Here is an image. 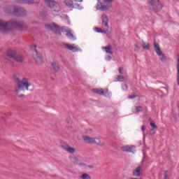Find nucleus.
Returning <instances> with one entry per match:
<instances>
[{
  "instance_id": "f257e3e1",
  "label": "nucleus",
  "mask_w": 179,
  "mask_h": 179,
  "mask_svg": "<svg viewBox=\"0 0 179 179\" xmlns=\"http://www.w3.org/2000/svg\"><path fill=\"white\" fill-rule=\"evenodd\" d=\"M13 29H17L21 31H26L28 27L23 21H17L11 20L8 22L2 21L0 20V31L4 34H8L12 31Z\"/></svg>"
},
{
  "instance_id": "f03ea898",
  "label": "nucleus",
  "mask_w": 179,
  "mask_h": 179,
  "mask_svg": "<svg viewBox=\"0 0 179 179\" xmlns=\"http://www.w3.org/2000/svg\"><path fill=\"white\" fill-rule=\"evenodd\" d=\"M13 79L17 82V85L14 88V93L18 97H23L26 90H29V92L34 90V85L30 83L28 78H24L20 80L18 76H13Z\"/></svg>"
},
{
  "instance_id": "7ed1b4c3",
  "label": "nucleus",
  "mask_w": 179,
  "mask_h": 179,
  "mask_svg": "<svg viewBox=\"0 0 179 179\" xmlns=\"http://www.w3.org/2000/svg\"><path fill=\"white\" fill-rule=\"evenodd\" d=\"M101 27L102 29L95 27V31L106 34L108 37H110L113 33V29L110 27V17L106 14L101 15Z\"/></svg>"
},
{
  "instance_id": "20e7f679",
  "label": "nucleus",
  "mask_w": 179,
  "mask_h": 179,
  "mask_svg": "<svg viewBox=\"0 0 179 179\" xmlns=\"http://www.w3.org/2000/svg\"><path fill=\"white\" fill-rule=\"evenodd\" d=\"M4 12L15 16H26V10L19 6H7L4 8Z\"/></svg>"
},
{
  "instance_id": "39448f33",
  "label": "nucleus",
  "mask_w": 179,
  "mask_h": 179,
  "mask_svg": "<svg viewBox=\"0 0 179 179\" xmlns=\"http://www.w3.org/2000/svg\"><path fill=\"white\" fill-rule=\"evenodd\" d=\"M83 139L85 143H90L91 145H96L97 146H104L106 143L100 141V138L97 137H90L89 136H83Z\"/></svg>"
},
{
  "instance_id": "423d86ee",
  "label": "nucleus",
  "mask_w": 179,
  "mask_h": 179,
  "mask_svg": "<svg viewBox=\"0 0 179 179\" xmlns=\"http://www.w3.org/2000/svg\"><path fill=\"white\" fill-rule=\"evenodd\" d=\"M148 6L150 10H154V12H159L163 9V4L159 0H148Z\"/></svg>"
},
{
  "instance_id": "0eeeda50",
  "label": "nucleus",
  "mask_w": 179,
  "mask_h": 179,
  "mask_svg": "<svg viewBox=\"0 0 179 179\" xmlns=\"http://www.w3.org/2000/svg\"><path fill=\"white\" fill-rule=\"evenodd\" d=\"M6 55L9 58H13V59H15V61L17 62H23V61H24L23 57L17 55L16 50L13 49H8L6 53Z\"/></svg>"
},
{
  "instance_id": "6e6552de",
  "label": "nucleus",
  "mask_w": 179,
  "mask_h": 179,
  "mask_svg": "<svg viewBox=\"0 0 179 179\" xmlns=\"http://www.w3.org/2000/svg\"><path fill=\"white\" fill-rule=\"evenodd\" d=\"M36 47V44H33L31 46V50H32V57L37 64H43V57H41V54L37 52Z\"/></svg>"
},
{
  "instance_id": "1a4fd4ad",
  "label": "nucleus",
  "mask_w": 179,
  "mask_h": 179,
  "mask_svg": "<svg viewBox=\"0 0 179 179\" xmlns=\"http://www.w3.org/2000/svg\"><path fill=\"white\" fill-rule=\"evenodd\" d=\"M48 3L49 8L52 12H59L61 10V6L54 0H44Z\"/></svg>"
},
{
  "instance_id": "9d476101",
  "label": "nucleus",
  "mask_w": 179,
  "mask_h": 179,
  "mask_svg": "<svg viewBox=\"0 0 179 179\" xmlns=\"http://www.w3.org/2000/svg\"><path fill=\"white\" fill-rule=\"evenodd\" d=\"M45 29L47 30H52V31H54L58 36H61V28L54 23L46 24Z\"/></svg>"
},
{
  "instance_id": "9b49d317",
  "label": "nucleus",
  "mask_w": 179,
  "mask_h": 179,
  "mask_svg": "<svg viewBox=\"0 0 179 179\" xmlns=\"http://www.w3.org/2000/svg\"><path fill=\"white\" fill-rule=\"evenodd\" d=\"M154 50L156 54H157V55L159 57V59L161 61L163 62L167 59L166 58V56H164V55L163 54V52H162V50L160 49V45L156 42L154 43Z\"/></svg>"
},
{
  "instance_id": "f8f14e48",
  "label": "nucleus",
  "mask_w": 179,
  "mask_h": 179,
  "mask_svg": "<svg viewBox=\"0 0 179 179\" xmlns=\"http://www.w3.org/2000/svg\"><path fill=\"white\" fill-rule=\"evenodd\" d=\"M64 3L66 6L69 8H71L72 9H80V6L78 3L73 4V1L72 0H66L64 1Z\"/></svg>"
},
{
  "instance_id": "ddd939ff",
  "label": "nucleus",
  "mask_w": 179,
  "mask_h": 179,
  "mask_svg": "<svg viewBox=\"0 0 179 179\" xmlns=\"http://www.w3.org/2000/svg\"><path fill=\"white\" fill-rule=\"evenodd\" d=\"M62 149H64V150H65L68 153H70L71 155H73V153H75V152H76V148H75L73 147H71L68 144L62 145Z\"/></svg>"
},
{
  "instance_id": "4468645a",
  "label": "nucleus",
  "mask_w": 179,
  "mask_h": 179,
  "mask_svg": "<svg viewBox=\"0 0 179 179\" xmlns=\"http://www.w3.org/2000/svg\"><path fill=\"white\" fill-rule=\"evenodd\" d=\"M64 45L67 50H69V51H72L73 52H76L79 50V48L75 44L66 43Z\"/></svg>"
},
{
  "instance_id": "2eb2a0df",
  "label": "nucleus",
  "mask_w": 179,
  "mask_h": 179,
  "mask_svg": "<svg viewBox=\"0 0 179 179\" xmlns=\"http://www.w3.org/2000/svg\"><path fill=\"white\" fill-rule=\"evenodd\" d=\"M15 2L17 3H27V4H30V3H37L38 2V0H15Z\"/></svg>"
},
{
  "instance_id": "dca6fc26",
  "label": "nucleus",
  "mask_w": 179,
  "mask_h": 179,
  "mask_svg": "<svg viewBox=\"0 0 179 179\" xmlns=\"http://www.w3.org/2000/svg\"><path fill=\"white\" fill-rule=\"evenodd\" d=\"M93 92L96 94H101L106 96V94L108 93V90L106 89L104 90L103 89H94Z\"/></svg>"
},
{
  "instance_id": "f3484780",
  "label": "nucleus",
  "mask_w": 179,
  "mask_h": 179,
  "mask_svg": "<svg viewBox=\"0 0 179 179\" xmlns=\"http://www.w3.org/2000/svg\"><path fill=\"white\" fill-rule=\"evenodd\" d=\"M141 170H142V166H139L137 168H136L133 171L134 177H139L141 176Z\"/></svg>"
},
{
  "instance_id": "a211bd4d",
  "label": "nucleus",
  "mask_w": 179,
  "mask_h": 179,
  "mask_svg": "<svg viewBox=\"0 0 179 179\" xmlns=\"http://www.w3.org/2000/svg\"><path fill=\"white\" fill-rule=\"evenodd\" d=\"M134 146H129V145H124L123 147L121 148V150H122V152H134L132 150L134 149Z\"/></svg>"
},
{
  "instance_id": "6ab92c4d",
  "label": "nucleus",
  "mask_w": 179,
  "mask_h": 179,
  "mask_svg": "<svg viewBox=\"0 0 179 179\" xmlns=\"http://www.w3.org/2000/svg\"><path fill=\"white\" fill-rule=\"evenodd\" d=\"M52 69L55 72H58L59 71V65L57 62H52L51 64Z\"/></svg>"
},
{
  "instance_id": "aec40b11",
  "label": "nucleus",
  "mask_w": 179,
  "mask_h": 179,
  "mask_svg": "<svg viewBox=\"0 0 179 179\" xmlns=\"http://www.w3.org/2000/svg\"><path fill=\"white\" fill-rule=\"evenodd\" d=\"M103 50H105L106 54H110V55H113L114 53L111 49V46L110 45L103 48Z\"/></svg>"
},
{
  "instance_id": "412c9836",
  "label": "nucleus",
  "mask_w": 179,
  "mask_h": 179,
  "mask_svg": "<svg viewBox=\"0 0 179 179\" xmlns=\"http://www.w3.org/2000/svg\"><path fill=\"white\" fill-rule=\"evenodd\" d=\"M66 36H67V37H69V38H73V34H72V31H71V29L67 28L66 29Z\"/></svg>"
},
{
  "instance_id": "4be33fe9",
  "label": "nucleus",
  "mask_w": 179,
  "mask_h": 179,
  "mask_svg": "<svg viewBox=\"0 0 179 179\" xmlns=\"http://www.w3.org/2000/svg\"><path fill=\"white\" fill-rule=\"evenodd\" d=\"M142 47L144 50H149L150 48L149 43L145 42L144 41H142Z\"/></svg>"
},
{
  "instance_id": "5701e85b",
  "label": "nucleus",
  "mask_w": 179,
  "mask_h": 179,
  "mask_svg": "<svg viewBox=\"0 0 179 179\" xmlns=\"http://www.w3.org/2000/svg\"><path fill=\"white\" fill-rule=\"evenodd\" d=\"M80 179H92V178L87 173H83L80 176Z\"/></svg>"
},
{
  "instance_id": "b1692460",
  "label": "nucleus",
  "mask_w": 179,
  "mask_h": 179,
  "mask_svg": "<svg viewBox=\"0 0 179 179\" xmlns=\"http://www.w3.org/2000/svg\"><path fill=\"white\" fill-rule=\"evenodd\" d=\"M109 8H110V6H109L102 5V6H101V7L99 8V10H100L106 11V10H108Z\"/></svg>"
},
{
  "instance_id": "393cba45",
  "label": "nucleus",
  "mask_w": 179,
  "mask_h": 179,
  "mask_svg": "<svg viewBox=\"0 0 179 179\" xmlns=\"http://www.w3.org/2000/svg\"><path fill=\"white\" fill-rule=\"evenodd\" d=\"M117 80L115 82H124L125 78L122 76H117L116 78Z\"/></svg>"
},
{
  "instance_id": "a878e982",
  "label": "nucleus",
  "mask_w": 179,
  "mask_h": 179,
  "mask_svg": "<svg viewBox=\"0 0 179 179\" xmlns=\"http://www.w3.org/2000/svg\"><path fill=\"white\" fill-rule=\"evenodd\" d=\"M135 110H136L134 111V113H141L143 111V108H142V106H136Z\"/></svg>"
},
{
  "instance_id": "bb28decb",
  "label": "nucleus",
  "mask_w": 179,
  "mask_h": 179,
  "mask_svg": "<svg viewBox=\"0 0 179 179\" xmlns=\"http://www.w3.org/2000/svg\"><path fill=\"white\" fill-rule=\"evenodd\" d=\"M134 51H135V52H138V51L141 50V47H139V46L138 45V43H135V44L134 45Z\"/></svg>"
},
{
  "instance_id": "cd10ccee",
  "label": "nucleus",
  "mask_w": 179,
  "mask_h": 179,
  "mask_svg": "<svg viewBox=\"0 0 179 179\" xmlns=\"http://www.w3.org/2000/svg\"><path fill=\"white\" fill-rule=\"evenodd\" d=\"M176 58H177V61H178V64H177V71H178L177 76H179V54H178L176 55Z\"/></svg>"
},
{
  "instance_id": "c85d7f7f",
  "label": "nucleus",
  "mask_w": 179,
  "mask_h": 179,
  "mask_svg": "<svg viewBox=\"0 0 179 179\" xmlns=\"http://www.w3.org/2000/svg\"><path fill=\"white\" fill-rule=\"evenodd\" d=\"M164 179H169V177H170V172L169 171H166L164 174Z\"/></svg>"
},
{
  "instance_id": "c756f323",
  "label": "nucleus",
  "mask_w": 179,
  "mask_h": 179,
  "mask_svg": "<svg viewBox=\"0 0 179 179\" xmlns=\"http://www.w3.org/2000/svg\"><path fill=\"white\" fill-rule=\"evenodd\" d=\"M150 125L152 128H154V129H157V126H156V124H155V122H151Z\"/></svg>"
},
{
  "instance_id": "7c9ffc66",
  "label": "nucleus",
  "mask_w": 179,
  "mask_h": 179,
  "mask_svg": "<svg viewBox=\"0 0 179 179\" xmlns=\"http://www.w3.org/2000/svg\"><path fill=\"white\" fill-rule=\"evenodd\" d=\"M156 131H155V129H151L150 135H155Z\"/></svg>"
},
{
  "instance_id": "2f4dec72",
  "label": "nucleus",
  "mask_w": 179,
  "mask_h": 179,
  "mask_svg": "<svg viewBox=\"0 0 179 179\" xmlns=\"http://www.w3.org/2000/svg\"><path fill=\"white\" fill-rule=\"evenodd\" d=\"M122 88L123 89V90H128V86H127L126 85H124L122 86Z\"/></svg>"
},
{
  "instance_id": "473e14b6",
  "label": "nucleus",
  "mask_w": 179,
  "mask_h": 179,
  "mask_svg": "<svg viewBox=\"0 0 179 179\" xmlns=\"http://www.w3.org/2000/svg\"><path fill=\"white\" fill-rule=\"evenodd\" d=\"M104 3H110V2H113V0H103Z\"/></svg>"
},
{
  "instance_id": "72a5a7b5",
  "label": "nucleus",
  "mask_w": 179,
  "mask_h": 179,
  "mask_svg": "<svg viewBox=\"0 0 179 179\" xmlns=\"http://www.w3.org/2000/svg\"><path fill=\"white\" fill-rule=\"evenodd\" d=\"M135 97H136L135 95H130L128 96L129 99H135Z\"/></svg>"
},
{
  "instance_id": "f704fd0d",
  "label": "nucleus",
  "mask_w": 179,
  "mask_h": 179,
  "mask_svg": "<svg viewBox=\"0 0 179 179\" xmlns=\"http://www.w3.org/2000/svg\"><path fill=\"white\" fill-rule=\"evenodd\" d=\"M145 129H146V128L145 127V126H142L141 127V130L143 131V132H145Z\"/></svg>"
},
{
  "instance_id": "c9c22d12",
  "label": "nucleus",
  "mask_w": 179,
  "mask_h": 179,
  "mask_svg": "<svg viewBox=\"0 0 179 179\" xmlns=\"http://www.w3.org/2000/svg\"><path fill=\"white\" fill-rule=\"evenodd\" d=\"M177 83H178V85L179 86V76H177Z\"/></svg>"
},
{
  "instance_id": "e433bc0d",
  "label": "nucleus",
  "mask_w": 179,
  "mask_h": 179,
  "mask_svg": "<svg viewBox=\"0 0 179 179\" xmlns=\"http://www.w3.org/2000/svg\"><path fill=\"white\" fill-rule=\"evenodd\" d=\"M119 72H120V73H122V69H119Z\"/></svg>"
},
{
  "instance_id": "4c0bfd02",
  "label": "nucleus",
  "mask_w": 179,
  "mask_h": 179,
  "mask_svg": "<svg viewBox=\"0 0 179 179\" xmlns=\"http://www.w3.org/2000/svg\"><path fill=\"white\" fill-rule=\"evenodd\" d=\"M76 2H82L83 0H74Z\"/></svg>"
},
{
  "instance_id": "58836bf2",
  "label": "nucleus",
  "mask_w": 179,
  "mask_h": 179,
  "mask_svg": "<svg viewBox=\"0 0 179 179\" xmlns=\"http://www.w3.org/2000/svg\"><path fill=\"white\" fill-rule=\"evenodd\" d=\"M108 58H109V59H111V57L110 56H108Z\"/></svg>"
},
{
  "instance_id": "ea45409f",
  "label": "nucleus",
  "mask_w": 179,
  "mask_h": 179,
  "mask_svg": "<svg viewBox=\"0 0 179 179\" xmlns=\"http://www.w3.org/2000/svg\"><path fill=\"white\" fill-rule=\"evenodd\" d=\"M73 160H78L76 158H73Z\"/></svg>"
},
{
  "instance_id": "a19ab883",
  "label": "nucleus",
  "mask_w": 179,
  "mask_h": 179,
  "mask_svg": "<svg viewBox=\"0 0 179 179\" xmlns=\"http://www.w3.org/2000/svg\"><path fill=\"white\" fill-rule=\"evenodd\" d=\"M98 1H101V0H98Z\"/></svg>"
}]
</instances>
